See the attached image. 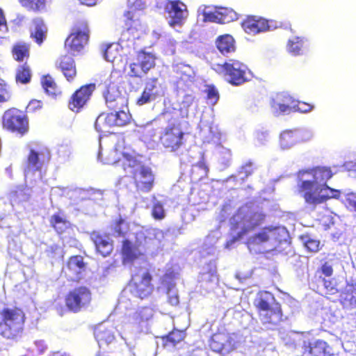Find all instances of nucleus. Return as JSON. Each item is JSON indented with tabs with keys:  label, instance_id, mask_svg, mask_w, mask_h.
Returning <instances> with one entry per match:
<instances>
[{
	"label": "nucleus",
	"instance_id": "obj_1",
	"mask_svg": "<svg viewBox=\"0 0 356 356\" xmlns=\"http://www.w3.org/2000/svg\"><path fill=\"white\" fill-rule=\"evenodd\" d=\"M92 292L86 286H76L69 290L64 296L63 305L59 298H55L51 302V307L56 313L64 316L67 312L79 313L86 310L91 304Z\"/></svg>",
	"mask_w": 356,
	"mask_h": 356
},
{
	"label": "nucleus",
	"instance_id": "obj_2",
	"mask_svg": "<svg viewBox=\"0 0 356 356\" xmlns=\"http://www.w3.org/2000/svg\"><path fill=\"white\" fill-rule=\"evenodd\" d=\"M26 319L24 312L19 307H5L0 309V335L11 340L20 338Z\"/></svg>",
	"mask_w": 356,
	"mask_h": 356
},
{
	"label": "nucleus",
	"instance_id": "obj_3",
	"mask_svg": "<svg viewBox=\"0 0 356 356\" xmlns=\"http://www.w3.org/2000/svg\"><path fill=\"white\" fill-rule=\"evenodd\" d=\"M254 305L263 325L276 326L283 321L281 305L271 293L268 291L261 293L254 300Z\"/></svg>",
	"mask_w": 356,
	"mask_h": 356
},
{
	"label": "nucleus",
	"instance_id": "obj_4",
	"mask_svg": "<svg viewBox=\"0 0 356 356\" xmlns=\"http://www.w3.org/2000/svg\"><path fill=\"white\" fill-rule=\"evenodd\" d=\"M122 165L124 171L130 174L137 191L146 193L152 189L155 179L149 167L133 157H127Z\"/></svg>",
	"mask_w": 356,
	"mask_h": 356
},
{
	"label": "nucleus",
	"instance_id": "obj_5",
	"mask_svg": "<svg viewBox=\"0 0 356 356\" xmlns=\"http://www.w3.org/2000/svg\"><path fill=\"white\" fill-rule=\"evenodd\" d=\"M167 122V126L161 132L159 141L164 148L170 152H176L185 143V133L177 116L172 114L168 115Z\"/></svg>",
	"mask_w": 356,
	"mask_h": 356
},
{
	"label": "nucleus",
	"instance_id": "obj_6",
	"mask_svg": "<svg viewBox=\"0 0 356 356\" xmlns=\"http://www.w3.org/2000/svg\"><path fill=\"white\" fill-rule=\"evenodd\" d=\"M215 70L233 86H240L249 81L248 66L238 59L229 58L222 64H216Z\"/></svg>",
	"mask_w": 356,
	"mask_h": 356
},
{
	"label": "nucleus",
	"instance_id": "obj_7",
	"mask_svg": "<svg viewBox=\"0 0 356 356\" xmlns=\"http://www.w3.org/2000/svg\"><path fill=\"white\" fill-rule=\"evenodd\" d=\"M287 236L288 232L284 227L266 226L248 238L246 244L250 251H256L257 248L266 243L281 244L286 241Z\"/></svg>",
	"mask_w": 356,
	"mask_h": 356
},
{
	"label": "nucleus",
	"instance_id": "obj_8",
	"mask_svg": "<svg viewBox=\"0 0 356 356\" xmlns=\"http://www.w3.org/2000/svg\"><path fill=\"white\" fill-rule=\"evenodd\" d=\"M1 126L3 129L23 136L29 129V123L27 115L20 109L15 107L6 110L1 117Z\"/></svg>",
	"mask_w": 356,
	"mask_h": 356
},
{
	"label": "nucleus",
	"instance_id": "obj_9",
	"mask_svg": "<svg viewBox=\"0 0 356 356\" xmlns=\"http://www.w3.org/2000/svg\"><path fill=\"white\" fill-rule=\"evenodd\" d=\"M298 179V192L304 198L305 202L313 207L326 202L327 197L320 195L318 185L312 179H309V177L302 171L299 170L297 172Z\"/></svg>",
	"mask_w": 356,
	"mask_h": 356
},
{
	"label": "nucleus",
	"instance_id": "obj_10",
	"mask_svg": "<svg viewBox=\"0 0 356 356\" xmlns=\"http://www.w3.org/2000/svg\"><path fill=\"white\" fill-rule=\"evenodd\" d=\"M131 115L129 109H117L115 113H102L95 122L96 130L100 133H109L114 127H124L131 123Z\"/></svg>",
	"mask_w": 356,
	"mask_h": 356
},
{
	"label": "nucleus",
	"instance_id": "obj_11",
	"mask_svg": "<svg viewBox=\"0 0 356 356\" xmlns=\"http://www.w3.org/2000/svg\"><path fill=\"white\" fill-rule=\"evenodd\" d=\"M153 276L149 270L136 273L132 275L128 283L131 294L140 300H145L152 296L154 291Z\"/></svg>",
	"mask_w": 356,
	"mask_h": 356
},
{
	"label": "nucleus",
	"instance_id": "obj_12",
	"mask_svg": "<svg viewBox=\"0 0 356 356\" xmlns=\"http://www.w3.org/2000/svg\"><path fill=\"white\" fill-rule=\"evenodd\" d=\"M90 29L86 21L78 22L72 28V32L65 41V46L73 54L81 51L88 44L90 38Z\"/></svg>",
	"mask_w": 356,
	"mask_h": 356
},
{
	"label": "nucleus",
	"instance_id": "obj_13",
	"mask_svg": "<svg viewBox=\"0 0 356 356\" xmlns=\"http://www.w3.org/2000/svg\"><path fill=\"white\" fill-rule=\"evenodd\" d=\"M156 56L143 50L138 51L136 61L129 64V76L131 78H141L156 66Z\"/></svg>",
	"mask_w": 356,
	"mask_h": 356
},
{
	"label": "nucleus",
	"instance_id": "obj_14",
	"mask_svg": "<svg viewBox=\"0 0 356 356\" xmlns=\"http://www.w3.org/2000/svg\"><path fill=\"white\" fill-rule=\"evenodd\" d=\"M95 88V83L81 86L71 95L68 101V108L73 112H80L90 100Z\"/></svg>",
	"mask_w": 356,
	"mask_h": 356
},
{
	"label": "nucleus",
	"instance_id": "obj_15",
	"mask_svg": "<svg viewBox=\"0 0 356 356\" xmlns=\"http://www.w3.org/2000/svg\"><path fill=\"white\" fill-rule=\"evenodd\" d=\"M332 348L323 339L304 340L301 344V356H334Z\"/></svg>",
	"mask_w": 356,
	"mask_h": 356
},
{
	"label": "nucleus",
	"instance_id": "obj_16",
	"mask_svg": "<svg viewBox=\"0 0 356 356\" xmlns=\"http://www.w3.org/2000/svg\"><path fill=\"white\" fill-rule=\"evenodd\" d=\"M209 346L213 352L226 355L235 349V342L230 333L217 332L211 336Z\"/></svg>",
	"mask_w": 356,
	"mask_h": 356
},
{
	"label": "nucleus",
	"instance_id": "obj_17",
	"mask_svg": "<svg viewBox=\"0 0 356 356\" xmlns=\"http://www.w3.org/2000/svg\"><path fill=\"white\" fill-rule=\"evenodd\" d=\"M51 159V154L47 148H42L37 151L30 149L26 161V170L28 172H41L48 164Z\"/></svg>",
	"mask_w": 356,
	"mask_h": 356
},
{
	"label": "nucleus",
	"instance_id": "obj_18",
	"mask_svg": "<svg viewBox=\"0 0 356 356\" xmlns=\"http://www.w3.org/2000/svg\"><path fill=\"white\" fill-rule=\"evenodd\" d=\"M104 97L106 106L110 110L127 109L128 106L127 98L122 94L118 87L114 84H108L104 92Z\"/></svg>",
	"mask_w": 356,
	"mask_h": 356
},
{
	"label": "nucleus",
	"instance_id": "obj_19",
	"mask_svg": "<svg viewBox=\"0 0 356 356\" xmlns=\"http://www.w3.org/2000/svg\"><path fill=\"white\" fill-rule=\"evenodd\" d=\"M86 264L81 255H74L68 258L63 272L66 279L72 282H78L86 271Z\"/></svg>",
	"mask_w": 356,
	"mask_h": 356
},
{
	"label": "nucleus",
	"instance_id": "obj_20",
	"mask_svg": "<svg viewBox=\"0 0 356 356\" xmlns=\"http://www.w3.org/2000/svg\"><path fill=\"white\" fill-rule=\"evenodd\" d=\"M243 30L248 35H255L270 31L269 20L258 15H247L241 22Z\"/></svg>",
	"mask_w": 356,
	"mask_h": 356
},
{
	"label": "nucleus",
	"instance_id": "obj_21",
	"mask_svg": "<svg viewBox=\"0 0 356 356\" xmlns=\"http://www.w3.org/2000/svg\"><path fill=\"white\" fill-rule=\"evenodd\" d=\"M266 216V214L261 211H253L249 215L245 216L243 219L246 225L243 227L236 236H233L227 242L226 246L229 247L232 245L235 242L243 238V236L263 224L265 221Z\"/></svg>",
	"mask_w": 356,
	"mask_h": 356
},
{
	"label": "nucleus",
	"instance_id": "obj_22",
	"mask_svg": "<svg viewBox=\"0 0 356 356\" xmlns=\"http://www.w3.org/2000/svg\"><path fill=\"white\" fill-rule=\"evenodd\" d=\"M165 10L170 16L169 24L171 26H181L188 17L186 6L179 0L168 1L165 5Z\"/></svg>",
	"mask_w": 356,
	"mask_h": 356
},
{
	"label": "nucleus",
	"instance_id": "obj_23",
	"mask_svg": "<svg viewBox=\"0 0 356 356\" xmlns=\"http://www.w3.org/2000/svg\"><path fill=\"white\" fill-rule=\"evenodd\" d=\"M90 238L95 244L96 251L102 257H105L111 254L113 250V241L108 234L93 231Z\"/></svg>",
	"mask_w": 356,
	"mask_h": 356
},
{
	"label": "nucleus",
	"instance_id": "obj_24",
	"mask_svg": "<svg viewBox=\"0 0 356 356\" xmlns=\"http://www.w3.org/2000/svg\"><path fill=\"white\" fill-rule=\"evenodd\" d=\"M160 84L157 77L148 79L145 83L142 93L136 99V104L143 106L156 99L158 96V88Z\"/></svg>",
	"mask_w": 356,
	"mask_h": 356
},
{
	"label": "nucleus",
	"instance_id": "obj_25",
	"mask_svg": "<svg viewBox=\"0 0 356 356\" xmlns=\"http://www.w3.org/2000/svg\"><path fill=\"white\" fill-rule=\"evenodd\" d=\"M56 67L60 70L67 81L72 82L76 77V63L72 56L67 54L61 56L56 60Z\"/></svg>",
	"mask_w": 356,
	"mask_h": 356
},
{
	"label": "nucleus",
	"instance_id": "obj_26",
	"mask_svg": "<svg viewBox=\"0 0 356 356\" xmlns=\"http://www.w3.org/2000/svg\"><path fill=\"white\" fill-rule=\"evenodd\" d=\"M120 254L122 264L127 265L133 264L143 255V253L140 251L138 245L125 238L122 241Z\"/></svg>",
	"mask_w": 356,
	"mask_h": 356
},
{
	"label": "nucleus",
	"instance_id": "obj_27",
	"mask_svg": "<svg viewBox=\"0 0 356 356\" xmlns=\"http://www.w3.org/2000/svg\"><path fill=\"white\" fill-rule=\"evenodd\" d=\"M50 226L58 235L67 233L72 229V225L68 220L65 212L62 210L58 211L49 218Z\"/></svg>",
	"mask_w": 356,
	"mask_h": 356
},
{
	"label": "nucleus",
	"instance_id": "obj_28",
	"mask_svg": "<svg viewBox=\"0 0 356 356\" xmlns=\"http://www.w3.org/2000/svg\"><path fill=\"white\" fill-rule=\"evenodd\" d=\"M295 100L290 95L281 92L271 99L270 106L276 115H280L291 110Z\"/></svg>",
	"mask_w": 356,
	"mask_h": 356
},
{
	"label": "nucleus",
	"instance_id": "obj_29",
	"mask_svg": "<svg viewBox=\"0 0 356 356\" xmlns=\"http://www.w3.org/2000/svg\"><path fill=\"white\" fill-rule=\"evenodd\" d=\"M302 170L318 185L321 182L327 181L333 175L331 169L327 167L318 166Z\"/></svg>",
	"mask_w": 356,
	"mask_h": 356
},
{
	"label": "nucleus",
	"instance_id": "obj_30",
	"mask_svg": "<svg viewBox=\"0 0 356 356\" xmlns=\"http://www.w3.org/2000/svg\"><path fill=\"white\" fill-rule=\"evenodd\" d=\"M33 73L31 65L24 62L15 70V80L17 84L26 85L31 83Z\"/></svg>",
	"mask_w": 356,
	"mask_h": 356
},
{
	"label": "nucleus",
	"instance_id": "obj_31",
	"mask_svg": "<svg viewBox=\"0 0 356 356\" xmlns=\"http://www.w3.org/2000/svg\"><path fill=\"white\" fill-rule=\"evenodd\" d=\"M40 83L47 95L52 98H56L62 94L60 87L51 75H43L41 77Z\"/></svg>",
	"mask_w": 356,
	"mask_h": 356
},
{
	"label": "nucleus",
	"instance_id": "obj_32",
	"mask_svg": "<svg viewBox=\"0 0 356 356\" xmlns=\"http://www.w3.org/2000/svg\"><path fill=\"white\" fill-rule=\"evenodd\" d=\"M216 45L219 51L226 55L229 53L235 51V40L229 34L220 35L216 40Z\"/></svg>",
	"mask_w": 356,
	"mask_h": 356
},
{
	"label": "nucleus",
	"instance_id": "obj_33",
	"mask_svg": "<svg viewBox=\"0 0 356 356\" xmlns=\"http://www.w3.org/2000/svg\"><path fill=\"white\" fill-rule=\"evenodd\" d=\"M186 334L184 330L174 328L168 334L161 337L163 346L175 347L186 338Z\"/></svg>",
	"mask_w": 356,
	"mask_h": 356
},
{
	"label": "nucleus",
	"instance_id": "obj_34",
	"mask_svg": "<svg viewBox=\"0 0 356 356\" xmlns=\"http://www.w3.org/2000/svg\"><path fill=\"white\" fill-rule=\"evenodd\" d=\"M33 30L31 32V37L33 38L35 42L41 44L46 38L47 28L41 18L33 19Z\"/></svg>",
	"mask_w": 356,
	"mask_h": 356
},
{
	"label": "nucleus",
	"instance_id": "obj_35",
	"mask_svg": "<svg viewBox=\"0 0 356 356\" xmlns=\"http://www.w3.org/2000/svg\"><path fill=\"white\" fill-rule=\"evenodd\" d=\"M111 230L115 236L124 238L131 232V225L125 218L120 216L113 220Z\"/></svg>",
	"mask_w": 356,
	"mask_h": 356
},
{
	"label": "nucleus",
	"instance_id": "obj_36",
	"mask_svg": "<svg viewBox=\"0 0 356 356\" xmlns=\"http://www.w3.org/2000/svg\"><path fill=\"white\" fill-rule=\"evenodd\" d=\"M11 54L15 60L26 62L30 57V45L25 42H17L13 46Z\"/></svg>",
	"mask_w": 356,
	"mask_h": 356
},
{
	"label": "nucleus",
	"instance_id": "obj_37",
	"mask_svg": "<svg viewBox=\"0 0 356 356\" xmlns=\"http://www.w3.org/2000/svg\"><path fill=\"white\" fill-rule=\"evenodd\" d=\"M306 39L302 36H294L288 40L286 42V51L293 56L302 54L305 47Z\"/></svg>",
	"mask_w": 356,
	"mask_h": 356
},
{
	"label": "nucleus",
	"instance_id": "obj_38",
	"mask_svg": "<svg viewBox=\"0 0 356 356\" xmlns=\"http://www.w3.org/2000/svg\"><path fill=\"white\" fill-rule=\"evenodd\" d=\"M341 303L344 307H356V284H348L341 295Z\"/></svg>",
	"mask_w": 356,
	"mask_h": 356
},
{
	"label": "nucleus",
	"instance_id": "obj_39",
	"mask_svg": "<svg viewBox=\"0 0 356 356\" xmlns=\"http://www.w3.org/2000/svg\"><path fill=\"white\" fill-rule=\"evenodd\" d=\"M316 221L324 230H327L334 224L333 212L328 208L324 207L318 213Z\"/></svg>",
	"mask_w": 356,
	"mask_h": 356
},
{
	"label": "nucleus",
	"instance_id": "obj_40",
	"mask_svg": "<svg viewBox=\"0 0 356 356\" xmlns=\"http://www.w3.org/2000/svg\"><path fill=\"white\" fill-rule=\"evenodd\" d=\"M96 340L99 344H109L115 339L113 332L107 327H99L95 332Z\"/></svg>",
	"mask_w": 356,
	"mask_h": 356
},
{
	"label": "nucleus",
	"instance_id": "obj_41",
	"mask_svg": "<svg viewBox=\"0 0 356 356\" xmlns=\"http://www.w3.org/2000/svg\"><path fill=\"white\" fill-rule=\"evenodd\" d=\"M300 238L308 252L316 253L321 248L320 240L312 237L308 234L301 235Z\"/></svg>",
	"mask_w": 356,
	"mask_h": 356
},
{
	"label": "nucleus",
	"instance_id": "obj_42",
	"mask_svg": "<svg viewBox=\"0 0 356 356\" xmlns=\"http://www.w3.org/2000/svg\"><path fill=\"white\" fill-rule=\"evenodd\" d=\"M218 12L221 24L229 23L238 19V13L232 8H220Z\"/></svg>",
	"mask_w": 356,
	"mask_h": 356
},
{
	"label": "nucleus",
	"instance_id": "obj_43",
	"mask_svg": "<svg viewBox=\"0 0 356 356\" xmlns=\"http://www.w3.org/2000/svg\"><path fill=\"white\" fill-rule=\"evenodd\" d=\"M297 137L296 134L290 130H286L282 132L280 138V145L283 148H289L296 144Z\"/></svg>",
	"mask_w": 356,
	"mask_h": 356
},
{
	"label": "nucleus",
	"instance_id": "obj_44",
	"mask_svg": "<svg viewBox=\"0 0 356 356\" xmlns=\"http://www.w3.org/2000/svg\"><path fill=\"white\" fill-rule=\"evenodd\" d=\"M18 1L26 9L37 11L44 7L46 0H18Z\"/></svg>",
	"mask_w": 356,
	"mask_h": 356
},
{
	"label": "nucleus",
	"instance_id": "obj_45",
	"mask_svg": "<svg viewBox=\"0 0 356 356\" xmlns=\"http://www.w3.org/2000/svg\"><path fill=\"white\" fill-rule=\"evenodd\" d=\"M11 99L9 86L3 79H0V104L6 103Z\"/></svg>",
	"mask_w": 356,
	"mask_h": 356
},
{
	"label": "nucleus",
	"instance_id": "obj_46",
	"mask_svg": "<svg viewBox=\"0 0 356 356\" xmlns=\"http://www.w3.org/2000/svg\"><path fill=\"white\" fill-rule=\"evenodd\" d=\"M15 195L20 202H28L31 199V190L27 186L19 188L15 191Z\"/></svg>",
	"mask_w": 356,
	"mask_h": 356
},
{
	"label": "nucleus",
	"instance_id": "obj_47",
	"mask_svg": "<svg viewBox=\"0 0 356 356\" xmlns=\"http://www.w3.org/2000/svg\"><path fill=\"white\" fill-rule=\"evenodd\" d=\"M205 92L207 94V99L212 105H215L219 99V93L216 88L213 85H209L205 90Z\"/></svg>",
	"mask_w": 356,
	"mask_h": 356
},
{
	"label": "nucleus",
	"instance_id": "obj_48",
	"mask_svg": "<svg viewBox=\"0 0 356 356\" xmlns=\"http://www.w3.org/2000/svg\"><path fill=\"white\" fill-rule=\"evenodd\" d=\"M152 216L156 220H162L165 217V211L160 202L154 203L152 209Z\"/></svg>",
	"mask_w": 356,
	"mask_h": 356
},
{
	"label": "nucleus",
	"instance_id": "obj_49",
	"mask_svg": "<svg viewBox=\"0 0 356 356\" xmlns=\"http://www.w3.org/2000/svg\"><path fill=\"white\" fill-rule=\"evenodd\" d=\"M323 286L326 290V293L329 295H334L338 293V289L337 287L336 282L333 279H325L322 280Z\"/></svg>",
	"mask_w": 356,
	"mask_h": 356
},
{
	"label": "nucleus",
	"instance_id": "obj_50",
	"mask_svg": "<svg viewBox=\"0 0 356 356\" xmlns=\"http://www.w3.org/2000/svg\"><path fill=\"white\" fill-rule=\"evenodd\" d=\"M43 108V103L40 100L31 99L26 106V112L35 113L41 111Z\"/></svg>",
	"mask_w": 356,
	"mask_h": 356
},
{
	"label": "nucleus",
	"instance_id": "obj_51",
	"mask_svg": "<svg viewBox=\"0 0 356 356\" xmlns=\"http://www.w3.org/2000/svg\"><path fill=\"white\" fill-rule=\"evenodd\" d=\"M202 15L204 22H211L220 23L218 11L217 13H213L211 11H207L204 9L202 11Z\"/></svg>",
	"mask_w": 356,
	"mask_h": 356
},
{
	"label": "nucleus",
	"instance_id": "obj_52",
	"mask_svg": "<svg viewBox=\"0 0 356 356\" xmlns=\"http://www.w3.org/2000/svg\"><path fill=\"white\" fill-rule=\"evenodd\" d=\"M293 107L301 113H307L311 111L314 108V106L305 102H298L296 104H293Z\"/></svg>",
	"mask_w": 356,
	"mask_h": 356
},
{
	"label": "nucleus",
	"instance_id": "obj_53",
	"mask_svg": "<svg viewBox=\"0 0 356 356\" xmlns=\"http://www.w3.org/2000/svg\"><path fill=\"white\" fill-rule=\"evenodd\" d=\"M344 203L347 207L351 208L356 211V194L354 193H348L346 195Z\"/></svg>",
	"mask_w": 356,
	"mask_h": 356
},
{
	"label": "nucleus",
	"instance_id": "obj_54",
	"mask_svg": "<svg viewBox=\"0 0 356 356\" xmlns=\"http://www.w3.org/2000/svg\"><path fill=\"white\" fill-rule=\"evenodd\" d=\"M325 277H331L333 275V268L327 261L324 262L319 270Z\"/></svg>",
	"mask_w": 356,
	"mask_h": 356
},
{
	"label": "nucleus",
	"instance_id": "obj_55",
	"mask_svg": "<svg viewBox=\"0 0 356 356\" xmlns=\"http://www.w3.org/2000/svg\"><path fill=\"white\" fill-rule=\"evenodd\" d=\"M325 188L328 189L330 192V194L328 195H322L321 196H324L327 197L326 201L330 198L338 199L341 195V191L339 190L333 189L325 185Z\"/></svg>",
	"mask_w": 356,
	"mask_h": 356
},
{
	"label": "nucleus",
	"instance_id": "obj_56",
	"mask_svg": "<svg viewBox=\"0 0 356 356\" xmlns=\"http://www.w3.org/2000/svg\"><path fill=\"white\" fill-rule=\"evenodd\" d=\"M168 302L173 307H176V306L179 305V296L177 295V293H169L168 297Z\"/></svg>",
	"mask_w": 356,
	"mask_h": 356
},
{
	"label": "nucleus",
	"instance_id": "obj_57",
	"mask_svg": "<svg viewBox=\"0 0 356 356\" xmlns=\"http://www.w3.org/2000/svg\"><path fill=\"white\" fill-rule=\"evenodd\" d=\"M194 100L195 97L192 95L187 94L184 96L181 104L184 107L188 108L193 104Z\"/></svg>",
	"mask_w": 356,
	"mask_h": 356
},
{
	"label": "nucleus",
	"instance_id": "obj_58",
	"mask_svg": "<svg viewBox=\"0 0 356 356\" xmlns=\"http://www.w3.org/2000/svg\"><path fill=\"white\" fill-rule=\"evenodd\" d=\"M194 168H197L201 170H203L204 171V173L207 175L209 172V168L206 165V163L204 161H200L197 164L194 165Z\"/></svg>",
	"mask_w": 356,
	"mask_h": 356
},
{
	"label": "nucleus",
	"instance_id": "obj_59",
	"mask_svg": "<svg viewBox=\"0 0 356 356\" xmlns=\"http://www.w3.org/2000/svg\"><path fill=\"white\" fill-rule=\"evenodd\" d=\"M2 28H6V20L2 10L0 8V31Z\"/></svg>",
	"mask_w": 356,
	"mask_h": 356
},
{
	"label": "nucleus",
	"instance_id": "obj_60",
	"mask_svg": "<svg viewBox=\"0 0 356 356\" xmlns=\"http://www.w3.org/2000/svg\"><path fill=\"white\" fill-rule=\"evenodd\" d=\"M79 1L82 4H84V5L88 6H95L96 4L97 0H79Z\"/></svg>",
	"mask_w": 356,
	"mask_h": 356
},
{
	"label": "nucleus",
	"instance_id": "obj_61",
	"mask_svg": "<svg viewBox=\"0 0 356 356\" xmlns=\"http://www.w3.org/2000/svg\"><path fill=\"white\" fill-rule=\"evenodd\" d=\"M3 346V342L0 341V350L2 349Z\"/></svg>",
	"mask_w": 356,
	"mask_h": 356
},
{
	"label": "nucleus",
	"instance_id": "obj_62",
	"mask_svg": "<svg viewBox=\"0 0 356 356\" xmlns=\"http://www.w3.org/2000/svg\"><path fill=\"white\" fill-rule=\"evenodd\" d=\"M104 56H105V58L108 60V58H107V49L105 50V52H104Z\"/></svg>",
	"mask_w": 356,
	"mask_h": 356
}]
</instances>
